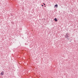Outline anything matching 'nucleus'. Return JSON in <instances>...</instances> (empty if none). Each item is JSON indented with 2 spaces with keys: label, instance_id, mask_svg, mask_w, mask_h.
Segmentation results:
<instances>
[{
  "label": "nucleus",
  "instance_id": "1",
  "mask_svg": "<svg viewBox=\"0 0 78 78\" xmlns=\"http://www.w3.org/2000/svg\"><path fill=\"white\" fill-rule=\"evenodd\" d=\"M69 37V35L67 34H66L65 35V37H66V38L67 37Z\"/></svg>",
  "mask_w": 78,
  "mask_h": 78
},
{
  "label": "nucleus",
  "instance_id": "2",
  "mask_svg": "<svg viewBox=\"0 0 78 78\" xmlns=\"http://www.w3.org/2000/svg\"><path fill=\"white\" fill-rule=\"evenodd\" d=\"M1 75L3 76L4 75V72L2 71L0 74Z\"/></svg>",
  "mask_w": 78,
  "mask_h": 78
},
{
  "label": "nucleus",
  "instance_id": "3",
  "mask_svg": "<svg viewBox=\"0 0 78 78\" xmlns=\"http://www.w3.org/2000/svg\"><path fill=\"white\" fill-rule=\"evenodd\" d=\"M58 4H56V5H55L54 6L55 8H56V7H58Z\"/></svg>",
  "mask_w": 78,
  "mask_h": 78
},
{
  "label": "nucleus",
  "instance_id": "4",
  "mask_svg": "<svg viewBox=\"0 0 78 78\" xmlns=\"http://www.w3.org/2000/svg\"><path fill=\"white\" fill-rule=\"evenodd\" d=\"M54 20H55V22L57 21V20H57V19H56V18H55L54 19Z\"/></svg>",
  "mask_w": 78,
  "mask_h": 78
},
{
  "label": "nucleus",
  "instance_id": "5",
  "mask_svg": "<svg viewBox=\"0 0 78 78\" xmlns=\"http://www.w3.org/2000/svg\"><path fill=\"white\" fill-rule=\"evenodd\" d=\"M41 6H44V5H41Z\"/></svg>",
  "mask_w": 78,
  "mask_h": 78
},
{
  "label": "nucleus",
  "instance_id": "6",
  "mask_svg": "<svg viewBox=\"0 0 78 78\" xmlns=\"http://www.w3.org/2000/svg\"><path fill=\"white\" fill-rule=\"evenodd\" d=\"M44 5H45V4H44V3H43Z\"/></svg>",
  "mask_w": 78,
  "mask_h": 78
},
{
  "label": "nucleus",
  "instance_id": "7",
  "mask_svg": "<svg viewBox=\"0 0 78 78\" xmlns=\"http://www.w3.org/2000/svg\"><path fill=\"white\" fill-rule=\"evenodd\" d=\"M45 7V6H44Z\"/></svg>",
  "mask_w": 78,
  "mask_h": 78
}]
</instances>
